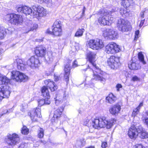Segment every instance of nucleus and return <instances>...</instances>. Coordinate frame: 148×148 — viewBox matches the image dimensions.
<instances>
[{"instance_id":"8","label":"nucleus","mask_w":148,"mask_h":148,"mask_svg":"<svg viewBox=\"0 0 148 148\" xmlns=\"http://www.w3.org/2000/svg\"><path fill=\"white\" fill-rule=\"evenodd\" d=\"M120 51L119 46L113 42L109 43L105 47V51L108 54H114Z\"/></svg>"},{"instance_id":"39","label":"nucleus","mask_w":148,"mask_h":148,"mask_svg":"<svg viewBox=\"0 0 148 148\" xmlns=\"http://www.w3.org/2000/svg\"><path fill=\"white\" fill-rule=\"evenodd\" d=\"M21 132L24 135H27L29 133V130L26 126H24L22 128Z\"/></svg>"},{"instance_id":"29","label":"nucleus","mask_w":148,"mask_h":148,"mask_svg":"<svg viewBox=\"0 0 148 148\" xmlns=\"http://www.w3.org/2000/svg\"><path fill=\"white\" fill-rule=\"evenodd\" d=\"M29 77L25 74L19 72V82H25L28 80Z\"/></svg>"},{"instance_id":"38","label":"nucleus","mask_w":148,"mask_h":148,"mask_svg":"<svg viewBox=\"0 0 148 148\" xmlns=\"http://www.w3.org/2000/svg\"><path fill=\"white\" fill-rule=\"evenodd\" d=\"M128 12V11L127 10L126 8H121L120 10V12L121 14L123 16H124V15L125 16H126L127 14V13Z\"/></svg>"},{"instance_id":"24","label":"nucleus","mask_w":148,"mask_h":148,"mask_svg":"<svg viewBox=\"0 0 148 148\" xmlns=\"http://www.w3.org/2000/svg\"><path fill=\"white\" fill-rule=\"evenodd\" d=\"M41 92L42 95L45 99H49L50 96L47 87L45 86H43L41 88Z\"/></svg>"},{"instance_id":"13","label":"nucleus","mask_w":148,"mask_h":148,"mask_svg":"<svg viewBox=\"0 0 148 148\" xmlns=\"http://www.w3.org/2000/svg\"><path fill=\"white\" fill-rule=\"evenodd\" d=\"M40 111V109L39 108L34 109L29 112L28 114L30 116L32 121H36L38 118L41 117Z\"/></svg>"},{"instance_id":"50","label":"nucleus","mask_w":148,"mask_h":148,"mask_svg":"<svg viewBox=\"0 0 148 148\" xmlns=\"http://www.w3.org/2000/svg\"><path fill=\"white\" fill-rule=\"evenodd\" d=\"M78 66L77 62L76 60H75L73 63V67L74 68L77 67Z\"/></svg>"},{"instance_id":"21","label":"nucleus","mask_w":148,"mask_h":148,"mask_svg":"<svg viewBox=\"0 0 148 148\" xmlns=\"http://www.w3.org/2000/svg\"><path fill=\"white\" fill-rule=\"evenodd\" d=\"M32 9L29 7L26 6H21L19 7V12L23 13L25 15L30 14L32 13Z\"/></svg>"},{"instance_id":"5","label":"nucleus","mask_w":148,"mask_h":148,"mask_svg":"<svg viewBox=\"0 0 148 148\" xmlns=\"http://www.w3.org/2000/svg\"><path fill=\"white\" fill-rule=\"evenodd\" d=\"M87 45L88 47L94 50L101 49L104 47L103 41L98 38L90 40L87 42Z\"/></svg>"},{"instance_id":"57","label":"nucleus","mask_w":148,"mask_h":148,"mask_svg":"<svg viewBox=\"0 0 148 148\" xmlns=\"http://www.w3.org/2000/svg\"><path fill=\"white\" fill-rule=\"evenodd\" d=\"M145 123H146L147 126L148 127V118H145Z\"/></svg>"},{"instance_id":"26","label":"nucleus","mask_w":148,"mask_h":148,"mask_svg":"<svg viewBox=\"0 0 148 148\" xmlns=\"http://www.w3.org/2000/svg\"><path fill=\"white\" fill-rule=\"evenodd\" d=\"M63 111V108L62 107H60L57 109L54 112V115L53 119L55 120V119H58L60 117V116Z\"/></svg>"},{"instance_id":"51","label":"nucleus","mask_w":148,"mask_h":148,"mask_svg":"<svg viewBox=\"0 0 148 148\" xmlns=\"http://www.w3.org/2000/svg\"><path fill=\"white\" fill-rule=\"evenodd\" d=\"M107 146V144L106 142H103L101 145V147L102 148H106Z\"/></svg>"},{"instance_id":"3","label":"nucleus","mask_w":148,"mask_h":148,"mask_svg":"<svg viewBox=\"0 0 148 148\" xmlns=\"http://www.w3.org/2000/svg\"><path fill=\"white\" fill-rule=\"evenodd\" d=\"M116 121V120L114 119H112L108 120L105 118L102 117L95 119L92 121L91 125L92 127L95 129L106 127L109 129L112 126Z\"/></svg>"},{"instance_id":"6","label":"nucleus","mask_w":148,"mask_h":148,"mask_svg":"<svg viewBox=\"0 0 148 148\" xmlns=\"http://www.w3.org/2000/svg\"><path fill=\"white\" fill-rule=\"evenodd\" d=\"M102 36L108 40H114L118 37L117 32L112 29L107 28L103 31Z\"/></svg>"},{"instance_id":"25","label":"nucleus","mask_w":148,"mask_h":148,"mask_svg":"<svg viewBox=\"0 0 148 148\" xmlns=\"http://www.w3.org/2000/svg\"><path fill=\"white\" fill-rule=\"evenodd\" d=\"M143 106V103L141 102L137 107L134 109L132 114V117L134 118L139 113L140 109Z\"/></svg>"},{"instance_id":"7","label":"nucleus","mask_w":148,"mask_h":148,"mask_svg":"<svg viewBox=\"0 0 148 148\" xmlns=\"http://www.w3.org/2000/svg\"><path fill=\"white\" fill-rule=\"evenodd\" d=\"M23 18L21 15H19V25H23L24 26V24H25L26 27V31L24 32L25 33H27L29 31L33 30L37 28L38 27V25L36 24H34L32 25V22L31 21L27 20L25 23L23 21Z\"/></svg>"},{"instance_id":"42","label":"nucleus","mask_w":148,"mask_h":148,"mask_svg":"<svg viewBox=\"0 0 148 148\" xmlns=\"http://www.w3.org/2000/svg\"><path fill=\"white\" fill-rule=\"evenodd\" d=\"M70 68L69 67V64L66 65L64 68V71L65 72V74H69L70 71Z\"/></svg>"},{"instance_id":"59","label":"nucleus","mask_w":148,"mask_h":148,"mask_svg":"<svg viewBox=\"0 0 148 148\" xmlns=\"http://www.w3.org/2000/svg\"><path fill=\"white\" fill-rule=\"evenodd\" d=\"M76 45L75 46L76 49H79V44L78 43H76Z\"/></svg>"},{"instance_id":"52","label":"nucleus","mask_w":148,"mask_h":148,"mask_svg":"<svg viewBox=\"0 0 148 148\" xmlns=\"http://www.w3.org/2000/svg\"><path fill=\"white\" fill-rule=\"evenodd\" d=\"M3 75L0 74V85L3 84Z\"/></svg>"},{"instance_id":"4","label":"nucleus","mask_w":148,"mask_h":148,"mask_svg":"<svg viewBox=\"0 0 148 148\" xmlns=\"http://www.w3.org/2000/svg\"><path fill=\"white\" fill-rule=\"evenodd\" d=\"M3 84L0 86V100H1L3 98H8L10 94V91L9 90V87L6 84L10 83V79L6 76L3 75Z\"/></svg>"},{"instance_id":"64","label":"nucleus","mask_w":148,"mask_h":148,"mask_svg":"<svg viewBox=\"0 0 148 148\" xmlns=\"http://www.w3.org/2000/svg\"><path fill=\"white\" fill-rule=\"evenodd\" d=\"M147 115H148V112H147Z\"/></svg>"},{"instance_id":"47","label":"nucleus","mask_w":148,"mask_h":148,"mask_svg":"<svg viewBox=\"0 0 148 148\" xmlns=\"http://www.w3.org/2000/svg\"><path fill=\"white\" fill-rule=\"evenodd\" d=\"M133 148H145V147L143 146L141 144H137L135 146H134Z\"/></svg>"},{"instance_id":"36","label":"nucleus","mask_w":148,"mask_h":148,"mask_svg":"<svg viewBox=\"0 0 148 148\" xmlns=\"http://www.w3.org/2000/svg\"><path fill=\"white\" fill-rule=\"evenodd\" d=\"M26 64L24 59H19V67L22 70H24L25 68Z\"/></svg>"},{"instance_id":"19","label":"nucleus","mask_w":148,"mask_h":148,"mask_svg":"<svg viewBox=\"0 0 148 148\" xmlns=\"http://www.w3.org/2000/svg\"><path fill=\"white\" fill-rule=\"evenodd\" d=\"M45 83L49 88L52 92H53L58 88V86L55 83L50 79H47L45 81Z\"/></svg>"},{"instance_id":"62","label":"nucleus","mask_w":148,"mask_h":148,"mask_svg":"<svg viewBox=\"0 0 148 148\" xmlns=\"http://www.w3.org/2000/svg\"><path fill=\"white\" fill-rule=\"evenodd\" d=\"M41 143H42L44 144H45L46 143V142L45 141H42V140L41 141Z\"/></svg>"},{"instance_id":"60","label":"nucleus","mask_w":148,"mask_h":148,"mask_svg":"<svg viewBox=\"0 0 148 148\" xmlns=\"http://www.w3.org/2000/svg\"><path fill=\"white\" fill-rule=\"evenodd\" d=\"M94 84L92 83L89 84V86H90V87L91 88L93 87L94 86Z\"/></svg>"},{"instance_id":"35","label":"nucleus","mask_w":148,"mask_h":148,"mask_svg":"<svg viewBox=\"0 0 148 148\" xmlns=\"http://www.w3.org/2000/svg\"><path fill=\"white\" fill-rule=\"evenodd\" d=\"M62 29L61 22L60 21H55L52 27V29Z\"/></svg>"},{"instance_id":"61","label":"nucleus","mask_w":148,"mask_h":148,"mask_svg":"<svg viewBox=\"0 0 148 148\" xmlns=\"http://www.w3.org/2000/svg\"><path fill=\"white\" fill-rule=\"evenodd\" d=\"M86 148H95L93 146H90L89 147H86Z\"/></svg>"},{"instance_id":"20","label":"nucleus","mask_w":148,"mask_h":148,"mask_svg":"<svg viewBox=\"0 0 148 148\" xmlns=\"http://www.w3.org/2000/svg\"><path fill=\"white\" fill-rule=\"evenodd\" d=\"M45 83L49 88L52 92H53L58 88V86L55 83L50 79H47L45 81Z\"/></svg>"},{"instance_id":"54","label":"nucleus","mask_w":148,"mask_h":148,"mask_svg":"<svg viewBox=\"0 0 148 148\" xmlns=\"http://www.w3.org/2000/svg\"><path fill=\"white\" fill-rule=\"evenodd\" d=\"M145 12V11H143L141 12L140 14V16L141 18L142 19L144 17V14Z\"/></svg>"},{"instance_id":"27","label":"nucleus","mask_w":148,"mask_h":148,"mask_svg":"<svg viewBox=\"0 0 148 148\" xmlns=\"http://www.w3.org/2000/svg\"><path fill=\"white\" fill-rule=\"evenodd\" d=\"M85 144V139L83 138L78 139L75 144V147L77 148H80L83 147Z\"/></svg>"},{"instance_id":"32","label":"nucleus","mask_w":148,"mask_h":148,"mask_svg":"<svg viewBox=\"0 0 148 148\" xmlns=\"http://www.w3.org/2000/svg\"><path fill=\"white\" fill-rule=\"evenodd\" d=\"M122 3L124 7L127 8L133 3V1L132 0H122Z\"/></svg>"},{"instance_id":"16","label":"nucleus","mask_w":148,"mask_h":148,"mask_svg":"<svg viewBox=\"0 0 148 148\" xmlns=\"http://www.w3.org/2000/svg\"><path fill=\"white\" fill-rule=\"evenodd\" d=\"M138 127L136 128L134 126H132L129 129L128 133V135L131 139H135L137 137L138 132Z\"/></svg>"},{"instance_id":"1","label":"nucleus","mask_w":148,"mask_h":148,"mask_svg":"<svg viewBox=\"0 0 148 148\" xmlns=\"http://www.w3.org/2000/svg\"><path fill=\"white\" fill-rule=\"evenodd\" d=\"M87 58L88 59L90 64L92 65L94 67V70H92L93 73V79L96 80H100L102 82L106 81L105 79L103 77L100 73L101 70L99 67L96 66L95 63L96 59V55L94 52L90 51L86 55Z\"/></svg>"},{"instance_id":"14","label":"nucleus","mask_w":148,"mask_h":148,"mask_svg":"<svg viewBox=\"0 0 148 148\" xmlns=\"http://www.w3.org/2000/svg\"><path fill=\"white\" fill-rule=\"evenodd\" d=\"M18 137V134L13 133L12 134H8L7 135V139L6 142L7 144L12 146L16 145L18 142L17 138Z\"/></svg>"},{"instance_id":"2","label":"nucleus","mask_w":148,"mask_h":148,"mask_svg":"<svg viewBox=\"0 0 148 148\" xmlns=\"http://www.w3.org/2000/svg\"><path fill=\"white\" fill-rule=\"evenodd\" d=\"M116 9L114 8L111 10H109V12L106 10H102L99 12V14L100 17L98 19L99 23L101 25H110L113 21L114 18L112 17H110L112 13L115 12Z\"/></svg>"},{"instance_id":"49","label":"nucleus","mask_w":148,"mask_h":148,"mask_svg":"<svg viewBox=\"0 0 148 148\" xmlns=\"http://www.w3.org/2000/svg\"><path fill=\"white\" fill-rule=\"evenodd\" d=\"M86 8L84 6L83 7V9L82 10V15H81V16L80 17V18H79L78 19H80L81 18H82L83 16L84 15V14H85V12L86 10Z\"/></svg>"},{"instance_id":"23","label":"nucleus","mask_w":148,"mask_h":148,"mask_svg":"<svg viewBox=\"0 0 148 148\" xmlns=\"http://www.w3.org/2000/svg\"><path fill=\"white\" fill-rule=\"evenodd\" d=\"M129 68L133 70H138L140 68V66L138 64L136 63L133 61L132 60L130 61L128 64Z\"/></svg>"},{"instance_id":"58","label":"nucleus","mask_w":148,"mask_h":148,"mask_svg":"<svg viewBox=\"0 0 148 148\" xmlns=\"http://www.w3.org/2000/svg\"><path fill=\"white\" fill-rule=\"evenodd\" d=\"M54 78L55 81H58L59 79V78L58 76L56 75H54Z\"/></svg>"},{"instance_id":"56","label":"nucleus","mask_w":148,"mask_h":148,"mask_svg":"<svg viewBox=\"0 0 148 148\" xmlns=\"http://www.w3.org/2000/svg\"><path fill=\"white\" fill-rule=\"evenodd\" d=\"M46 33L48 34H53V31L52 30V31H50L49 29L47 30Z\"/></svg>"},{"instance_id":"22","label":"nucleus","mask_w":148,"mask_h":148,"mask_svg":"<svg viewBox=\"0 0 148 148\" xmlns=\"http://www.w3.org/2000/svg\"><path fill=\"white\" fill-rule=\"evenodd\" d=\"M138 132L139 136L142 139L147 138H148V134L143 130L141 126L138 127Z\"/></svg>"},{"instance_id":"9","label":"nucleus","mask_w":148,"mask_h":148,"mask_svg":"<svg viewBox=\"0 0 148 148\" xmlns=\"http://www.w3.org/2000/svg\"><path fill=\"white\" fill-rule=\"evenodd\" d=\"M32 8L34 10L32 14L34 17L39 19L42 17L45 16L47 14L46 10L40 6L36 7L34 5L33 6Z\"/></svg>"},{"instance_id":"34","label":"nucleus","mask_w":148,"mask_h":148,"mask_svg":"<svg viewBox=\"0 0 148 148\" xmlns=\"http://www.w3.org/2000/svg\"><path fill=\"white\" fill-rule=\"evenodd\" d=\"M39 106H42L45 104H49L50 103V101L49 99H41L38 101Z\"/></svg>"},{"instance_id":"63","label":"nucleus","mask_w":148,"mask_h":148,"mask_svg":"<svg viewBox=\"0 0 148 148\" xmlns=\"http://www.w3.org/2000/svg\"><path fill=\"white\" fill-rule=\"evenodd\" d=\"M21 111H24L23 110V109H22V110H21Z\"/></svg>"},{"instance_id":"33","label":"nucleus","mask_w":148,"mask_h":148,"mask_svg":"<svg viewBox=\"0 0 148 148\" xmlns=\"http://www.w3.org/2000/svg\"><path fill=\"white\" fill-rule=\"evenodd\" d=\"M12 79L18 82V71H13L11 72Z\"/></svg>"},{"instance_id":"11","label":"nucleus","mask_w":148,"mask_h":148,"mask_svg":"<svg viewBox=\"0 0 148 148\" xmlns=\"http://www.w3.org/2000/svg\"><path fill=\"white\" fill-rule=\"evenodd\" d=\"M117 26L119 29L122 32H127L131 29V26L128 25L126 21L122 18L118 20Z\"/></svg>"},{"instance_id":"40","label":"nucleus","mask_w":148,"mask_h":148,"mask_svg":"<svg viewBox=\"0 0 148 148\" xmlns=\"http://www.w3.org/2000/svg\"><path fill=\"white\" fill-rule=\"evenodd\" d=\"M38 131V137L40 138H42L44 136V130L42 128H40Z\"/></svg>"},{"instance_id":"45","label":"nucleus","mask_w":148,"mask_h":148,"mask_svg":"<svg viewBox=\"0 0 148 148\" xmlns=\"http://www.w3.org/2000/svg\"><path fill=\"white\" fill-rule=\"evenodd\" d=\"M69 74L68 75V74H65L64 75V79L65 81L67 83H68L69 81Z\"/></svg>"},{"instance_id":"28","label":"nucleus","mask_w":148,"mask_h":148,"mask_svg":"<svg viewBox=\"0 0 148 148\" xmlns=\"http://www.w3.org/2000/svg\"><path fill=\"white\" fill-rule=\"evenodd\" d=\"M106 99L108 103L112 104L115 102L116 98L112 94H110L106 97Z\"/></svg>"},{"instance_id":"48","label":"nucleus","mask_w":148,"mask_h":148,"mask_svg":"<svg viewBox=\"0 0 148 148\" xmlns=\"http://www.w3.org/2000/svg\"><path fill=\"white\" fill-rule=\"evenodd\" d=\"M89 121L90 120L89 119H88V118L85 119L84 121L83 124L85 125H87L88 123L89 122Z\"/></svg>"},{"instance_id":"37","label":"nucleus","mask_w":148,"mask_h":148,"mask_svg":"<svg viewBox=\"0 0 148 148\" xmlns=\"http://www.w3.org/2000/svg\"><path fill=\"white\" fill-rule=\"evenodd\" d=\"M85 30L84 29H78L76 32L75 36L77 37H79L82 36Z\"/></svg>"},{"instance_id":"30","label":"nucleus","mask_w":148,"mask_h":148,"mask_svg":"<svg viewBox=\"0 0 148 148\" xmlns=\"http://www.w3.org/2000/svg\"><path fill=\"white\" fill-rule=\"evenodd\" d=\"M55 104L58 105L62 103L63 101L65 99V97L61 96H57L55 99Z\"/></svg>"},{"instance_id":"55","label":"nucleus","mask_w":148,"mask_h":148,"mask_svg":"<svg viewBox=\"0 0 148 148\" xmlns=\"http://www.w3.org/2000/svg\"><path fill=\"white\" fill-rule=\"evenodd\" d=\"M117 88V91H119V88L122 87V85L121 84H118L116 86Z\"/></svg>"},{"instance_id":"46","label":"nucleus","mask_w":148,"mask_h":148,"mask_svg":"<svg viewBox=\"0 0 148 148\" xmlns=\"http://www.w3.org/2000/svg\"><path fill=\"white\" fill-rule=\"evenodd\" d=\"M44 2H45L47 3L49 7L51 6L52 4L51 0H46Z\"/></svg>"},{"instance_id":"44","label":"nucleus","mask_w":148,"mask_h":148,"mask_svg":"<svg viewBox=\"0 0 148 148\" xmlns=\"http://www.w3.org/2000/svg\"><path fill=\"white\" fill-rule=\"evenodd\" d=\"M140 79L139 77L136 76H134L132 77V80L133 81H140Z\"/></svg>"},{"instance_id":"17","label":"nucleus","mask_w":148,"mask_h":148,"mask_svg":"<svg viewBox=\"0 0 148 148\" xmlns=\"http://www.w3.org/2000/svg\"><path fill=\"white\" fill-rule=\"evenodd\" d=\"M46 52V49L42 46L36 47L35 50L36 54L37 56L39 57L44 56L45 55Z\"/></svg>"},{"instance_id":"15","label":"nucleus","mask_w":148,"mask_h":148,"mask_svg":"<svg viewBox=\"0 0 148 148\" xmlns=\"http://www.w3.org/2000/svg\"><path fill=\"white\" fill-rule=\"evenodd\" d=\"M27 64L32 68L38 67L40 64L39 61L37 58L32 56L28 59L26 62Z\"/></svg>"},{"instance_id":"31","label":"nucleus","mask_w":148,"mask_h":148,"mask_svg":"<svg viewBox=\"0 0 148 148\" xmlns=\"http://www.w3.org/2000/svg\"><path fill=\"white\" fill-rule=\"evenodd\" d=\"M53 35L56 36H60L62 34V29H52Z\"/></svg>"},{"instance_id":"10","label":"nucleus","mask_w":148,"mask_h":148,"mask_svg":"<svg viewBox=\"0 0 148 148\" xmlns=\"http://www.w3.org/2000/svg\"><path fill=\"white\" fill-rule=\"evenodd\" d=\"M4 19L8 23L18 25V15L14 13H10L5 15Z\"/></svg>"},{"instance_id":"53","label":"nucleus","mask_w":148,"mask_h":148,"mask_svg":"<svg viewBox=\"0 0 148 148\" xmlns=\"http://www.w3.org/2000/svg\"><path fill=\"white\" fill-rule=\"evenodd\" d=\"M145 20V19H142L139 25V26L140 27H141L143 25L144 23V22Z\"/></svg>"},{"instance_id":"41","label":"nucleus","mask_w":148,"mask_h":148,"mask_svg":"<svg viewBox=\"0 0 148 148\" xmlns=\"http://www.w3.org/2000/svg\"><path fill=\"white\" fill-rule=\"evenodd\" d=\"M138 58L139 60L143 63L144 64H145V62L144 60V57L142 53L140 52L138 54Z\"/></svg>"},{"instance_id":"43","label":"nucleus","mask_w":148,"mask_h":148,"mask_svg":"<svg viewBox=\"0 0 148 148\" xmlns=\"http://www.w3.org/2000/svg\"><path fill=\"white\" fill-rule=\"evenodd\" d=\"M139 32L138 30H137L135 32V37L134 38V40H136L139 37Z\"/></svg>"},{"instance_id":"18","label":"nucleus","mask_w":148,"mask_h":148,"mask_svg":"<svg viewBox=\"0 0 148 148\" xmlns=\"http://www.w3.org/2000/svg\"><path fill=\"white\" fill-rule=\"evenodd\" d=\"M121 109V106L119 104H117L111 107L109 109L110 112L112 115H117Z\"/></svg>"},{"instance_id":"12","label":"nucleus","mask_w":148,"mask_h":148,"mask_svg":"<svg viewBox=\"0 0 148 148\" xmlns=\"http://www.w3.org/2000/svg\"><path fill=\"white\" fill-rule=\"evenodd\" d=\"M119 62V58L114 56H111L107 60L108 64L113 69L116 68L118 66Z\"/></svg>"}]
</instances>
